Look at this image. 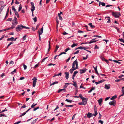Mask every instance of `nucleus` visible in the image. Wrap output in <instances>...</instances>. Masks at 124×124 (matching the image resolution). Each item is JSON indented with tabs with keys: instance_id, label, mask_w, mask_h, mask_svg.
<instances>
[{
	"instance_id": "obj_52",
	"label": "nucleus",
	"mask_w": 124,
	"mask_h": 124,
	"mask_svg": "<svg viewBox=\"0 0 124 124\" xmlns=\"http://www.w3.org/2000/svg\"><path fill=\"white\" fill-rule=\"evenodd\" d=\"M76 115V114H75L73 115V116L72 117V120H73L74 119V118H75V116Z\"/></svg>"
},
{
	"instance_id": "obj_3",
	"label": "nucleus",
	"mask_w": 124,
	"mask_h": 124,
	"mask_svg": "<svg viewBox=\"0 0 124 124\" xmlns=\"http://www.w3.org/2000/svg\"><path fill=\"white\" fill-rule=\"evenodd\" d=\"M78 62L76 59L74 61L73 63L72 68H75V69H76V70L78 69Z\"/></svg>"
},
{
	"instance_id": "obj_59",
	"label": "nucleus",
	"mask_w": 124,
	"mask_h": 124,
	"mask_svg": "<svg viewBox=\"0 0 124 124\" xmlns=\"http://www.w3.org/2000/svg\"><path fill=\"white\" fill-rule=\"evenodd\" d=\"M26 107V105H24L23 106H22L21 107V108H25Z\"/></svg>"
},
{
	"instance_id": "obj_13",
	"label": "nucleus",
	"mask_w": 124,
	"mask_h": 124,
	"mask_svg": "<svg viewBox=\"0 0 124 124\" xmlns=\"http://www.w3.org/2000/svg\"><path fill=\"white\" fill-rule=\"evenodd\" d=\"M86 70V69H85V70H80V73L81 74L85 72Z\"/></svg>"
},
{
	"instance_id": "obj_45",
	"label": "nucleus",
	"mask_w": 124,
	"mask_h": 124,
	"mask_svg": "<svg viewBox=\"0 0 124 124\" xmlns=\"http://www.w3.org/2000/svg\"><path fill=\"white\" fill-rule=\"evenodd\" d=\"M25 113H23L22 114V115H21L20 116H19V117H22V116H23L24 115H25Z\"/></svg>"
},
{
	"instance_id": "obj_49",
	"label": "nucleus",
	"mask_w": 124,
	"mask_h": 124,
	"mask_svg": "<svg viewBox=\"0 0 124 124\" xmlns=\"http://www.w3.org/2000/svg\"><path fill=\"white\" fill-rule=\"evenodd\" d=\"M39 108V107H37L36 108H34L33 110L34 111H35L37 109H38Z\"/></svg>"
},
{
	"instance_id": "obj_61",
	"label": "nucleus",
	"mask_w": 124,
	"mask_h": 124,
	"mask_svg": "<svg viewBox=\"0 0 124 124\" xmlns=\"http://www.w3.org/2000/svg\"><path fill=\"white\" fill-rule=\"evenodd\" d=\"M99 123H101V124H102L103 123V122L101 120H100L99 121Z\"/></svg>"
},
{
	"instance_id": "obj_25",
	"label": "nucleus",
	"mask_w": 124,
	"mask_h": 124,
	"mask_svg": "<svg viewBox=\"0 0 124 124\" xmlns=\"http://www.w3.org/2000/svg\"><path fill=\"white\" fill-rule=\"evenodd\" d=\"M110 17H107L106 16L105 17V19H106L107 18H108V21L107 22V23H110V20L109 19Z\"/></svg>"
},
{
	"instance_id": "obj_38",
	"label": "nucleus",
	"mask_w": 124,
	"mask_h": 124,
	"mask_svg": "<svg viewBox=\"0 0 124 124\" xmlns=\"http://www.w3.org/2000/svg\"><path fill=\"white\" fill-rule=\"evenodd\" d=\"M38 118L36 119H35L31 123L32 124H33L35 123H36V121H37V119Z\"/></svg>"
},
{
	"instance_id": "obj_19",
	"label": "nucleus",
	"mask_w": 124,
	"mask_h": 124,
	"mask_svg": "<svg viewBox=\"0 0 124 124\" xmlns=\"http://www.w3.org/2000/svg\"><path fill=\"white\" fill-rule=\"evenodd\" d=\"M85 47H82V46H80L78 48V49H84L85 50Z\"/></svg>"
},
{
	"instance_id": "obj_63",
	"label": "nucleus",
	"mask_w": 124,
	"mask_h": 124,
	"mask_svg": "<svg viewBox=\"0 0 124 124\" xmlns=\"http://www.w3.org/2000/svg\"><path fill=\"white\" fill-rule=\"evenodd\" d=\"M12 20V18H9L8 19L7 21H11Z\"/></svg>"
},
{
	"instance_id": "obj_14",
	"label": "nucleus",
	"mask_w": 124,
	"mask_h": 124,
	"mask_svg": "<svg viewBox=\"0 0 124 124\" xmlns=\"http://www.w3.org/2000/svg\"><path fill=\"white\" fill-rule=\"evenodd\" d=\"M102 101V98H101L99 99L98 100V102L99 103V105L101 106V102Z\"/></svg>"
},
{
	"instance_id": "obj_31",
	"label": "nucleus",
	"mask_w": 124,
	"mask_h": 124,
	"mask_svg": "<svg viewBox=\"0 0 124 124\" xmlns=\"http://www.w3.org/2000/svg\"><path fill=\"white\" fill-rule=\"evenodd\" d=\"M13 42H10V43L7 46V49L9 47V46L11 44H12L13 43Z\"/></svg>"
},
{
	"instance_id": "obj_40",
	"label": "nucleus",
	"mask_w": 124,
	"mask_h": 124,
	"mask_svg": "<svg viewBox=\"0 0 124 124\" xmlns=\"http://www.w3.org/2000/svg\"><path fill=\"white\" fill-rule=\"evenodd\" d=\"M16 71V69H15L13 71L11 72L10 73L11 74H14L15 72Z\"/></svg>"
},
{
	"instance_id": "obj_44",
	"label": "nucleus",
	"mask_w": 124,
	"mask_h": 124,
	"mask_svg": "<svg viewBox=\"0 0 124 124\" xmlns=\"http://www.w3.org/2000/svg\"><path fill=\"white\" fill-rule=\"evenodd\" d=\"M0 116H5V117H7V116L5 114H0Z\"/></svg>"
},
{
	"instance_id": "obj_17",
	"label": "nucleus",
	"mask_w": 124,
	"mask_h": 124,
	"mask_svg": "<svg viewBox=\"0 0 124 124\" xmlns=\"http://www.w3.org/2000/svg\"><path fill=\"white\" fill-rule=\"evenodd\" d=\"M75 70H76V69H75V68H72V69H70V73L71 74L72 73L73 71Z\"/></svg>"
},
{
	"instance_id": "obj_23",
	"label": "nucleus",
	"mask_w": 124,
	"mask_h": 124,
	"mask_svg": "<svg viewBox=\"0 0 124 124\" xmlns=\"http://www.w3.org/2000/svg\"><path fill=\"white\" fill-rule=\"evenodd\" d=\"M59 47V46L58 45H56L55 48V49L54 51V52H57L58 49Z\"/></svg>"
},
{
	"instance_id": "obj_1",
	"label": "nucleus",
	"mask_w": 124,
	"mask_h": 124,
	"mask_svg": "<svg viewBox=\"0 0 124 124\" xmlns=\"http://www.w3.org/2000/svg\"><path fill=\"white\" fill-rule=\"evenodd\" d=\"M30 29V28L29 27H27L25 26H23L22 24L18 25L17 27L16 28V30L17 32L20 31L23 28Z\"/></svg>"
},
{
	"instance_id": "obj_43",
	"label": "nucleus",
	"mask_w": 124,
	"mask_h": 124,
	"mask_svg": "<svg viewBox=\"0 0 124 124\" xmlns=\"http://www.w3.org/2000/svg\"><path fill=\"white\" fill-rule=\"evenodd\" d=\"M101 59L103 61H105V58L101 56L100 57Z\"/></svg>"
},
{
	"instance_id": "obj_53",
	"label": "nucleus",
	"mask_w": 124,
	"mask_h": 124,
	"mask_svg": "<svg viewBox=\"0 0 124 124\" xmlns=\"http://www.w3.org/2000/svg\"><path fill=\"white\" fill-rule=\"evenodd\" d=\"M23 67H24V69L25 70L27 68V66L24 64H23Z\"/></svg>"
},
{
	"instance_id": "obj_36",
	"label": "nucleus",
	"mask_w": 124,
	"mask_h": 124,
	"mask_svg": "<svg viewBox=\"0 0 124 124\" xmlns=\"http://www.w3.org/2000/svg\"><path fill=\"white\" fill-rule=\"evenodd\" d=\"M56 28H57V29L58 26V24L59 23V22L58 20L57 19L56 20Z\"/></svg>"
},
{
	"instance_id": "obj_35",
	"label": "nucleus",
	"mask_w": 124,
	"mask_h": 124,
	"mask_svg": "<svg viewBox=\"0 0 124 124\" xmlns=\"http://www.w3.org/2000/svg\"><path fill=\"white\" fill-rule=\"evenodd\" d=\"M58 83V82L57 81H55L52 84L50 85V86H51L52 85H54L55 84H57Z\"/></svg>"
},
{
	"instance_id": "obj_32",
	"label": "nucleus",
	"mask_w": 124,
	"mask_h": 124,
	"mask_svg": "<svg viewBox=\"0 0 124 124\" xmlns=\"http://www.w3.org/2000/svg\"><path fill=\"white\" fill-rule=\"evenodd\" d=\"M122 93H123L121 95L119 96L120 97H121L122 96H123L124 95V90H122Z\"/></svg>"
},
{
	"instance_id": "obj_4",
	"label": "nucleus",
	"mask_w": 124,
	"mask_h": 124,
	"mask_svg": "<svg viewBox=\"0 0 124 124\" xmlns=\"http://www.w3.org/2000/svg\"><path fill=\"white\" fill-rule=\"evenodd\" d=\"M112 15L116 17H118L120 16L121 15L120 13H114L112 12Z\"/></svg>"
},
{
	"instance_id": "obj_57",
	"label": "nucleus",
	"mask_w": 124,
	"mask_h": 124,
	"mask_svg": "<svg viewBox=\"0 0 124 124\" xmlns=\"http://www.w3.org/2000/svg\"><path fill=\"white\" fill-rule=\"evenodd\" d=\"M47 57H46V58L43 59L42 60V61H41V62H44V61H45V60L46 59Z\"/></svg>"
},
{
	"instance_id": "obj_5",
	"label": "nucleus",
	"mask_w": 124,
	"mask_h": 124,
	"mask_svg": "<svg viewBox=\"0 0 124 124\" xmlns=\"http://www.w3.org/2000/svg\"><path fill=\"white\" fill-rule=\"evenodd\" d=\"M31 12L34 11L35 9V8L34 6V4L33 2H31Z\"/></svg>"
},
{
	"instance_id": "obj_11",
	"label": "nucleus",
	"mask_w": 124,
	"mask_h": 124,
	"mask_svg": "<svg viewBox=\"0 0 124 124\" xmlns=\"http://www.w3.org/2000/svg\"><path fill=\"white\" fill-rule=\"evenodd\" d=\"M93 115L92 113H88V114H87V116L88 118H90L92 116H93Z\"/></svg>"
},
{
	"instance_id": "obj_37",
	"label": "nucleus",
	"mask_w": 124,
	"mask_h": 124,
	"mask_svg": "<svg viewBox=\"0 0 124 124\" xmlns=\"http://www.w3.org/2000/svg\"><path fill=\"white\" fill-rule=\"evenodd\" d=\"M33 19L35 22H36L37 21V18L36 17H35L34 18H33Z\"/></svg>"
},
{
	"instance_id": "obj_54",
	"label": "nucleus",
	"mask_w": 124,
	"mask_h": 124,
	"mask_svg": "<svg viewBox=\"0 0 124 124\" xmlns=\"http://www.w3.org/2000/svg\"><path fill=\"white\" fill-rule=\"evenodd\" d=\"M118 40L120 41L123 42L124 41L123 39H119Z\"/></svg>"
},
{
	"instance_id": "obj_20",
	"label": "nucleus",
	"mask_w": 124,
	"mask_h": 124,
	"mask_svg": "<svg viewBox=\"0 0 124 124\" xmlns=\"http://www.w3.org/2000/svg\"><path fill=\"white\" fill-rule=\"evenodd\" d=\"M78 44L77 43H74L71 46L72 48L77 46Z\"/></svg>"
},
{
	"instance_id": "obj_27",
	"label": "nucleus",
	"mask_w": 124,
	"mask_h": 124,
	"mask_svg": "<svg viewBox=\"0 0 124 124\" xmlns=\"http://www.w3.org/2000/svg\"><path fill=\"white\" fill-rule=\"evenodd\" d=\"M97 66H96L95 69V71L96 73L98 75H99V73L97 71Z\"/></svg>"
},
{
	"instance_id": "obj_39",
	"label": "nucleus",
	"mask_w": 124,
	"mask_h": 124,
	"mask_svg": "<svg viewBox=\"0 0 124 124\" xmlns=\"http://www.w3.org/2000/svg\"><path fill=\"white\" fill-rule=\"evenodd\" d=\"M12 10L14 11V12H16V10L15 9V8L14 7V6H13L12 7Z\"/></svg>"
},
{
	"instance_id": "obj_18",
	"label": "nucleus",
	"mask_w": 124,
	"mask_h": 124,
	"mask_svg": "<svg viewBox=\"0 0 124 124\" xmlns=\"http://www.w3.org/2000/svg\"><path fill=\"white\" fill-rule=\"evenodd\" d=\"M88 25L90 26V27L92 28H95V26L92 25V23H89Z\"/></svg>"
},
{
	"instance_id": "obj_33",
	"label": "nucleus",
	"mask_w": 124,
	"mask_h": 124,
	"mask_svg": "<svg viewBox=\"0 0 124 124\" xmlns=\"http://www.w3.org/2000/svg\"><path fill=\"white\" fill-rule=\"evenodd\" d=\"M117 96L116 95H115L113 96L111 99V100H113L114 99H116V98Z\"/></svg>"
},
{
	"instance_id": "obj_10",
	"label": "nucleus",
	"mask_w": 124,
	"mask_h": 124,
	"mask_svg": "<svg viewBox=\"0 0 124 124\" xmlns=\"http://www.w3.org/2000/svg\"><path fill=\"white\" fill-rule=\"evenodd\" d=\"M96 39V38H95V39H93L91 40L90 41V42H89V44H90V43H93L95 42H96V41H98V40H94L95 39Z\"/></svg>"
},
{
	"instance_id": "obj_24",
	"label": "nucleus",
	"mask_w": 124,
	"mask_h": 124,
	"mask_svg": "<svg viewBox=\"0 0 124 124\" xmlns=\"http://www.w3.org/2000/svg\"><path fill=\"white\" fill-rule=\"evenodd\" d=\"M49 45H48L49 48H48V52L49 51L50 49L51 48L50 41H49Z\"/></svg>"
},
{
	"instance_id": "obj_21",
	"label": "nucleus",
	"mask_w": 124,
	"mask_h": 124,
	"mask_svg": "<svg viewBox=\"0 0 124 124\" xmlns=\"http://www.w3.org/2000/svg\"><path fill=\"white\" fill-rule=\"evenodd\" d=\"M14 39V37H12L10 38H8L7 39V41H13Z\"/></svg>"
},
{
	"instance_id": "obj_46",
	"label": "nucleus",
	"mask_w": 124,
	"mask_h": 124,
	"mask_svg": "<svg viewBox=\"0 0 124 124\" xmlns=\"http://www.w3.org/2000/svg\"><path fill=\"white\" fill-rule=\"evenodd\" d=\"M25 113H23L22 114V115H21L20 116H19V117H22V116H23L24 115H25Z\"/></svg>"
},
{
	"instance_id": "obj_58",
	"label": "nucleus",
	"mask_w": 124,
	"mask_h": 124,
	"mask_svg": "<svg viewBox=\"0 0 124 124\" xmlns=\"http://www.w3.org/2000/svg\"><path fill=\"white\" fill-rule=\"evenodd\" d=\"M59 19L61 20H62V17L61 16H59Z\"/></svg>"
},
{
	"instance_id": "obj_60",
	"label": "nucleus",
	"mask_w": 124,
	"mask_h": 124,
	"mask_svg": "<svg viewBox=\"0 0 124 124\" xmlns=\"http://www.w3.org/2000/svg\"><path fill=\"white\" fill-rule=\"evenodd\" d=\"M101 3L102 6H104L105 5V3L101 2Z\"/></svg>"
},
{
	"instance_id": "obj_48",
	"label": "nucleus",
	"mask_w": 124,
	"mask_h": 124,
	"mask_svg": "<svg viewBox=\"0 0 124 124\" xmlns=\"http://www.w3.org/2000/svg\"><path fill=\"white\" fill-rule=\"evenodd\" d=\"M79 50H77L76 52H74V54H78L79 53Z\"/></svg>"
},
{
	"instance_id": "obj_9",
	"label": "nucleus",
	"mask_w": 124,
	"mask_h": 124,
	"mask_svg": "<svg viewBox=\"0 0 124 124\" xmlns=\"http://www.w3.org/2000/svg\"><path fill=\"white\" fill-rule=\"evenodd\" d=\"M110 85L109 84L107 85L106 84L105 85V88L107 89H109L110 87Z\"/></svg>"
},
{
	"instance_id": "obj_2",
	"label": "nucleus",
	"mask_w": 124,
	"mask_h": 124,
	"mask_svg": "<svg viewBox=\"0 0 124 124\" xmlns=\"http://www.w3.org/2000/svg\"><path fill=\"white\" fill-rule=\"evenodd\" d=\"M79 97L82 100V101L85 105H86L87 103V99L86 98L84 97L81 94H79Z\"/></svg>"
},
{
	"instance_id": "obj_6",
	"label": "nucleus",
	"mask_w": 124,
	"mask_h": 124,
	"mask_svg": "<svg viewBox=\"0 0 124 124\" xmlns=\"http://www.w3.org/2000/svg\"><path fill=\"white\" fill-rule=\"evenodd\" d=\"M32 80H33V87H34L36 84V82H37L36 80H37V79L36 78L34 77V78L32 79Z\"/></svg>"
},
{
	"instance_id": "obj_28",
	"label": "nucleus",
	"mask_w": 124,
	"mask_h": 124,
	"mask_svg": "<svg viewBox=\"0 0 124 124\" xmlns=\"http://www.w3.org/2000/svg\"><path fill=\"white\" fill-rule=\"evenodd\" d=\"M94 112L95 114H93V116H95L98 113L97 111H95Z\"/></svg>"
},
{
	"instance_id": "obj_7",
	"label": "nucleus",
	"mask_w": 124,
	"mask_h": 124,
	"mask_svg": "<svg viewBox=\"0 0 124 124\" xmlns=\"http://www.w3.org/2000/svg\"><path fill=\"white\" fill-rule=\"evenodd\" d=\"M43 26L44 25H43ZM43 27H42V28H41L40 31H38L39 35H40L42 34L43 32Z\"/></svg>"
},
{
	"instance_id": "obj_22",
	"label": "nucleus",
	"mask_w": 124,
	"mask_h": 124,
	"mask_svg": "<svg viewBox=\"0 0 124 124\" xmlns=\"http://www.w3.org/2000/svg\"><path fill=\"white\" fill-rule=\"evenodd\" d=\"M71 84L73 85L74 86H75V87H76V88H77L78 87V86L77 84L76 83H74L73 84Z\"/></svg>"
},
{
	"instance_id": "obj_42",
	"label": "nucleus",
	"mask_w": 124,
	"mask_h": 124,
	"mask_svg": "<svg viewBox=\"0 0 124 124\" xmlns=\"http://www.w3.org/2000/svg\"><path fill=\"white\" fill-rule=\"evenodd\" d=\"M104 81H105V80H103V79L101 80L100 81H98V83H99V84H100V83H101L102 82H103Z\"/></svg>"
},
{
	"instance_id": "obj_30",
	"label": "nucleus",
	"mask_w": 124,
	"mask_h": 124,
	"mask_svg": "<svg viewBox=\"0 0 124 124\" xmlns=\"http://www.w3.org/2000/svg\"><path fill=\"white\" fill-rule=\"evenodd\" d=\"M78 73V71H75L74 72L73 75V76H75L76 75V74Z\"/></svg>"
},
{
	"instance_id": "obj_29",
	"label": "nucleus",
	"mask_w": 124,
	"mask_h": 124,
	"mask_svg": "<svg viewBox=\"0 0 124 124\" xmlns=\"http://www.w3.org/2000/svg\"><path fill=\"white\" fill-rule=\"evenodd\" d=\"M37 105V104L36 103L34 104V103H33L31 106V108H33L34 107Z\"/></svg>"
},
{
	"instance_id": "obj_64",
	"label": "nucleus",
	"mask_w": 124,
	"mask_h": 124,
	"mask_svg": "<svg viewBox=\"0 0 124 124\" xmlns=\"http://www.w3.org/2000/svg\"><path fill=\"white\" fill-rule=\"evenodd\" d=\"M4 35H3L2 36V37L0 39V40H2L4 38Z\"/></svg>"
},
{
	"instance_id": "obj_47",
	"label": "nucleus",
	"mask_w": 124,
	"mask_h": 124,
	"mask_svg": "<svg viewBox=\"0 0 124 124\" xmlns=\"http://www.w3.org/2000/svg\"><path fill=\"white\" fill-rule=\"evenodd\" d=\"M8 110L7 109H6V108H5V109L4 110H2L1 112V113H3L5 111H7Z\"/></svg>"
},
{
	"instance_id": "obj_41",
	"label": "nucleus",
	"mask_w": 124,
	"mask_h": 124,
	"mask_svg": "<svg viewBox=\"0 0 124 124\" xmlns=\"http://www.w3.org/2000/svg\"><path fill=\"white\" fill-rule=\"evenodd\" d=\"M121 60H119L118 61H116V60H113V61L115 62H116V63H121L119 62H118V61H121Z\"/></svg>"
},
{
	"instance_id": "obj_50",
	"label": "nucleus",
	"mask_w": 124,
	"mask_h": 124,
	"mask_svg": "<svg viewBox=\"0 0 124 124\" xmlns=\"http://www.w3.org/2000/svg\"><path fill=\"white\" fill-rule=\"evenodd\" d=\"M88 55H87L86 56V57H83V59L84 60L86 59L88 57Z\"/></svg>"
},
{
	"instance_id": "obj_12",
	"label": "nucleus",
	"mask_w": 124,
	"mask_h": 124,
	"mask_svg": "<svg viewBox=\"0 0 124 124\" xmlns=\"http://www.w3.org/2000/svg\"><path fill=\"white\" fill-rule=\"evenodd\" d=\"M65 74L66 75V78L67 79H68L69 78V72H65Z\"/></svg>"
},
{
	"instance_id": "obj_55",
	"label": "nucleus",
	"mask_w": 124,
	"mask_h": 124,
	"mask_svg": "<svg viewBox=\"0 0 124 124\" xmlns=\"http://www.w3.org/2000/svg\"><path fill=\"white\" fill-rule=\"evenodd\" d=\"M17 20V19L16 17H14V20H13V21H16Z\"/></svg>"
},
{
	"instance_id": "obj_56",
	"label": "nucleus",
	"mask_w": 124,
	"mask_h": 124,
	"mask_svg": "<svg viewBox=\"0 0 124 124\" xmlns=\"http://www.w3.org/2000/svg\"><path fill=\"white\" fill-rule=\"evenodd\" d=\"M55 65V64H53L52 63H50L49 64H48V66H51L52 65Z\"/></svg>"
},
{
	"instance_id": "obj_26",
	"label": "nucleus",
	"mask_w": 124,
	"mask_h": 124,
	"mask_svg": "<svg viewBox=\"0 0 124 124\" xmlns=\"http://www.w3.org/2000/svg\"><path fill=\"white\" fill-rule=\"evenodd\" d=\"M22 7L21 4H20L19 6V7L18 9V11L19 12L22 9Z\"/></svg>"
},
{
	"instance_id": "obj_34",
	"label": "nucleus",
	"mask_w": 124,
	"mask_h": 124,
	"mask_svg": "<svg viewBox=\"0 0 124 124\" xmlns=\"http://www.w3.org/2000/svg\"><path fill=\"white\" fill-rule=\"evenodd\" d=\"M65 101H67L68 102L71 103L72 101L71 100H68V99H66L65 100Z\"/></svg>"
},
{
	"instance_id": "obj_62",
	"label": "nucleus",
	"mask_w": 124,
	"mask_h": 124,
	"mask_svg": "<svg viewBox=\"0 0 124 124\" xmlns=\"http://www.w3.org/2000/svg\"><path fill=\"white\" fill-rule=\"evenodd\" d=\"M26 35H25L23 36V40H25L26 39Z\"/></svg>"
},
{
	"instance_id": "obj_16",
	"label": "nucleus",
	"mask_w": 124,
	"mask_h": 124,
	"mask_svg": "<svg viewBox=\"0 0 124 124\" xmlns=\"http://www.w3.org/2000/svg\"><path fill=\"white\" fill-rule=\"evenodd\" d=\"M63 91L64 92H65L66 91V90L64 88L62 89H59L58 90V93H60L61 91Z\"/></svg>"
},
{
	"instance_id": "obj_51",
	"label": "nucleus",
	"mask_w": 124,
	"mask_h": 124,
	"mask_svg": "<svg viewBox=\"0 0 124 124\" xmlns=\"http://www.w3.org/2000/svg\"><path fill=\"white\" fill-rule=\"evenodd\" d=\"M78 104L79 105H85L84 104V103L83 102H81L79 103H78Z\"/></svg>"
},
{
	"instance_id": "obj_15",
	"label": "nucleus",
	"mask_w": 124,
	"mask_h": 124,
	"mask_svg": "<svg viewBox=\"0 0 124 124\" xmlns=\"http://www.w3.org/2000/svg\"><path fill=\"white\" fill-rule=\"evenodd\" d=\"M70 84H71V83H65V85H64L63 87L64 88H66L67 87L68 85Z\"/></svg>"
},
{
	"instance_id": "obj_8",
	"label": "nucleus",
	"mask_w": 124,
	"mask_h": 124,
	"mask_svg": "<svg viewBox=\"0 0 124 124\" xmlns=\"http://www.w3.org/2000/svg\"><path fill=\"white\" fill-rule=\"evenodd\" d=\"M116 103V101H110L109 103V104L111 105H113L115 106V103Z\"/></svg>"
}]
</instances>
